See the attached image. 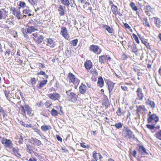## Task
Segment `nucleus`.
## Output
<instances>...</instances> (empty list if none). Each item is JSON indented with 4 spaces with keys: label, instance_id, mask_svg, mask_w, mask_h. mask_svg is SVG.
<instances>
[{
    "label": "nucleus",
    "instance_id": "f257e3e1",
    "mask_svg": "<svg viewBox=\"0 0 161 161\" xmlns=\"http://www.w3.org/2000/svg\"><path fill=\"white\" fill-rule=\"evenodd\" d=\"M123 130L124 131V133L126 134V135L124 136L125 137H128L130 139L134 137L135 136L133 134V132L127 127H124Z\"/></svg>",
    "mask_w": 161,
    "mask_h": 161
},
{
    "label": "nucleus",
    "instance_id": "f03ea898",
    "mask_svg": "<svg viewBox=\"0 0 161 161\" xmlns=\"http://www.w3.org/2000/svg\"><path fill=\"white\" fill-rule=\"evenodd\" d=\"M158 117L154 114L150 115L147 119L148 122L149 123H155L156 124L158 121Z\"/></svg>",
    "mask_w": 161,
    "mask_h": 161
},
{
    "label": "nucleus",
    "instance_id": "7ed1b4c3",
    "mask_svg": "<svg viewBox=\"0 0 161 161\" xmlns=\"http://www.w3.org/2000/svg\"><path fill=\"white\" fill-rule=\"evenodd\" d=\"M68 78L69 82L73 83L75 85H78L80 82V80L75 77V75L71 73L69 74Z\"/></svg>",
    "mask_w": 161,
    "mask_h": 161
},
{
    "label": "nucleus",
    "instance_id": "20e7f679",
    "mask_svg": "<svg viewBox=\"0 0 161 161\" xmlns=\"http://www.w3.org/2000/svg\"><path fill=\"white\" fill-rule=\"evenodd\" d=\"M2 144L4 145L5 147L11 148L13 147V144L10 140L4 138L1 140Z\"/></svg>",
    "mask_w": 161,
    "mask_h": 161
},
{
    "label": "nucleus",
    "instance_id": "39448f33",
    "mask_svg": "<svg viewBox=\"0 0 161 161\" xmlns=\"http://www.w3.org/2000/svg\"><path fill=\"white\" fill-rule=\"evenodd\" d=\"M90 50L97 54H99L101 52V49L99 47L94 45H92L90 47Z\"/></svg>",
    "mask_w": 161,
    "mask_h": 161
},
{
    "label": "nucleus",
    "instance_id": "423d86ee",
    "mask_svg": "<svg viewBox=\"0 0 161 161\" xmlns=\"http://www.w3.org/2000/svg\"><path fill=\"white\" fill-rule=\"evenodd\" d=\"M48 97L51 99L54 100H58L60 97V94L57 93H51L47 95Z\"/></svg>",
    "mask_w": 161,
    "mask_h": 161
},
{
    "label": "nucleus",
    "instance_id": "0eeeda50",
    "mask_svg": "<svg viewBox=\"0 0 161 161\" xmlns=\"http://www.w3.org/2000/svg\"><path fill=\"white\" fill-rule=\"evenodd\" d=\"M136 93L137 97V98L139 100H142L144 97L143 93L142 92V89L138 87L136 90Z\"/></svg>",
    "mask_w": 161,
    "mask_h": 161
},
{
    "label": "nucleus",
    "instance_id": "6e6552de",
    "mask_svg": "<svg viewBox=\"0 0 161 161\" xmlns=\"http://www.w3.org/2000/svg\"><path fill=\"white\" fill-rule=\"evenodd\" d=\"M60 33L65 38L67 39L69 38L68 33L65 27L63 26L61 27Z\"/></svg>",
    "mask_w": 161,
    "mask_h": 161
},
{
    "label": "nucleus",
    "instance_id": "1a4fd4ad",
    "mask_svg": "<svg viewBox=\"0 0 161 161\" xmlns=\"http://www.w3.org/2000/svg\"><path fill=\"white\" fill-rule=\"evenodd\" d=\"M110 59V57L108 55H103L99 58V61L101 63H104L106 60H108Z\"/></svg>",
    "mask_w": 161,
    "mask_h": 161
},
{
    "label": "nucleus",
    "instance_id": "9d476101",
    "mask_svg": "<svg viewBox=\"0 0 161 161\" xmlns=\"http://www.w3.org/2000/svg\"><path fill=\"white\" fill-rule=\"evenodd\" d=\"M13 154H14L16 157L18 158H20L21 157L20 153H19V149L17 147H13L12 150Z\"/></svg>",
    "mask_w": 161,
    "mask_h": 161
},
{
    "label": "nucleus",
    "instance_id": "9b49d317",
    "mask_svg": "<svg viewBox=\"0 0 161 161\" xmlns=\"http://www.w3.org/2000/svg\"><path fill=\"white\" fill-rule=\"evenodd\" d=\"M145 99L146 101L145 103L147 105L150 106L153 108H155V104L153 101L150 100L149 99H147L146 98H145Z\"/></svg>",
    "mask_w": 161,
    "mask_h": 161
},
{
    "label": "nucleus",
    "instance_id": "f8f14e48",
    "mask_svg": "<svg viewBox=\"0 0 161 161\" xmlns=\"http://www.w3.org/2000/svg\"><path fill=\"white\" fill-rule=\"evenodd\" d=\"M65 8H66L65 6H63L62 5H60L59 6L58 11L60 16H63L64 15V11Z\"/></svg>",
    "mask_w": 161,
    "mask_h": 161
},
{
    "label": "nucleus",
    "instance_id": "ddd939ff",
    "mask_svg": "<svg viewBox=\"0 0 161 161\" xmlns=\"http://www.w3.org/2000/svg\"><path fill=\"white\" fill-rule=\"evenodd\" d=\"M92 156L94 158V160H97L99 158L101 159L102 158V156L101 154L99 153H97L95 151H94L92 153Z\"/></svg>",
    "mask_w": 161,
    "mask_h": 161
},
{
    "label": "nucleus",
    "instance_id": "4468645a",
    "mask_svg": "<svg viewBox=\"0 0 161 161\" xmlns=\"http://www.w3.org/2000/svg\"><path fill=\"white\" fill-rule=\"evenodd\" d=\"M31 10L29 8L24 9L23 11V13L24 14L23 17H26V15L25 14L28 15V16H30L32 14H31Z\"/></svg>",
    "mask_w": 161,
    "mask_h": 161
},
{
    "label": "nucleus",
    "instance_id": "2eb2a0df",
    "mask_svg": "<svg viewBox=\"0 0 161 161\" xmlns=\"http://www.w3.org/2000/svg\"><path fill=\"white\" fill-rule=\"evenodd\" d=\"M139 151L141 153L143 154L148 155V153L147 152L146 149L143 146H140L139 147Z\"/></svg>",
    "mask_w": 161,
    "mask_h": 161
},
{
    "label": "nucleus",
    "instance_id": "dca6fc26",
    "mask_svg": "<svg viewBox=\"0 0 161 161\" xmlns=\"http://www.w3.org/2000/svg\"><path fill=\"white\" fill-rule=\"evenodd\" d=\"M25 108L28 115H29L30 116L33 115V113H32V110L28 105H25Z\"/></svg>",
    "mask_w": 161,
    "mask_h": 161
},
{
    "label": "nucleus",
    "instance_id": "f3484780",
    "mask_svg": "<svg viewBox=\"0 0 161 161\" xmlns=\"http://www.w3.org/2000/svg\"><path fill=\"white\" fill-rule=\"evenodd\" d=\"M37 27L36 26H31L29 27L27 29V31L28 33H31L32 32L37 31Z\"/></svg>",
    "mask_w": 161,
    "mask_h": 161
},
{
    "label": "nucleus",
    "instance_id": "a211bd4d",
    "mask_svg": "<svg viewBox=\"0 0 161 161\" xmlns=\"http://www.w3.org/2000/svg\"><path fill=\"white\" fill-rule=\"evenodd\" d=\"M60 2L64 6L69 7L71 3V0H60Z\"/></svg>",
    "mask_w": 161,
    "mask_h": 161
},
{
    "label": "nucleus",
    "instance_id": "6ab92c4d",
    "mask_svg": "<svg viewBox=\"0 0 161 161\" xmlns=\"http://www.w3.org/2000/svg\"><path fill=\"white\" fill-rule=\"evenodd\" d=\"M47 46H50L51 47H54L55 45V42L51 38L47 39Z\"/></svg>",
    "mask_w": 161,
    "mask_h": 161
},
{
    "label": "nucleus",
    "instance_id": "aec40b11",
    "mask_svg": "<svg viewBox=\"0 0 161 161\" xmlns=\"http://www.w3.org/2000/svg\"><path fill=\"white\" fill-rule=\"evenodd\" d=\"M84 65L87 70H89L92 68V63L90 60H88L85 63Z\"/></svg>",
    "mask_w": 161,
    "mask_h": 161
},
{
    "label": "nucleus",
    "instance_id": "412c9836",
    "mask_svg": "<svg viewBox=\"0 0 161 161\" xmlns=\"http://www.w3.org/2000/svg\"><path fill=\"white\" fill-rule=\"evenodd\" d=\"M86 86L85 85L82 84L80 86V92L82 94H84L86 92Z\"/></svg>",
    "mask_w": 161,
    "mask_h": 161
},
{
    "label": "nucleus",
    "instance_id": "4be33fe9",
    "mask_svg": "<svg viewBox=\"0 0 161 161\" xmlns=\"http://www.w3.org/2000/svg\"><path fill=\"white\" fill-rule=\"evenodd\" d=\"M154 22L156 26L158 28L160 27L161 21L160 19L158 18H154Z\"/></svg>",
    "mask_w": 161,
    "mask_h": 161
},
{
    "label": "nucleus",
    "instance_id": "5701e85b",
    "mask_svg": "<svg viewBox=\"0 0 161 161\" xmlns=\"http://www.w3.org/2000/svg\"><path fill=\"white\" fill-rule=\"evenodd\" d=\"M70 96L71 97V100L73 102H74L77 100V98L78 97L77 95L74 93L71 92L70 93Z\"/></svg>",
    "mask_w": 161,
    "mask_h": 161
},
{
    "label": "nucleus",
    "instance_id": "b1692460",
    "mask_svg": "<svg viewBox=\"0 0 161 161\" xmlns=\"http://www.w3.org/2000/svg\"><path fill=\"white\" fill-rule=\"evenodd\" d=\"M111 8L113 13L115 15L119 13L120 12L118 11V8L116 6L112 5L111 7Z\"/></svg>",
    "mask_w": 161,
    "mask_h": 161
},
{
    "label": "nucleus",
    "instance_id": "393cba45",
    "mask_svg": "<svg viewBox=\"0 0 161 161\" xmlns=\"http://www.w3.org/2000/svg\"><path fill=\"white\" fill-rule=\"evenodd\" d=\"M103 27L109 33H111L113 32V29L107 25H103Z\"/></svg>",
    "mask_w": 161,
    "mask_h": 161
},
{
    "label": "nucleus",
    "instance_id": "a878e982",
    "mask_svg": "<svg viewBox=\"0 0 161 161\" xmlns=\"http://www.w3.org/2000/svg\"><path fill=\"white\" fill-rule=\"evenodd\" d=\"M15 16H16L17 19H22L23 17H23L22 15L21 14L20 11L19 9L17 10V11H16V14Z\"/></svg>",
    "mask_w": 161,
    "mask_h": 161
},
{
    "label": "nucleus",
    "instance_id": "bb28decb",
    "mask_svg": "<svg viewBox=\"0 0 161 161\" xmlns=\"http://www.w3.org/2000/svg\"><path fill=\"white\" fill-rule=\"evenodd\" d=\"M103 80L102 77H100L98 79V81L97 82L98 85L100 87H102L103 86Z\"/></svg>",
    "mask_w": 161,
    "mask_h": 161
},
{
    "label": "nucleus",
    "instance_id": "cd10ccee",
    "mask_svg": "<svg viewBox=\"0 0 161 161\" xmlns=\"http://www.w3.org/2000/svg\"><path fill=\"white\" fill-rule=\"evenodd\" d=\"M33 144H35L37 146H40L42 144L41 142L36 138H33L32 140Z\"/></svg>",
    "mask_w": 161,
    "mask_h": 161
},
{
    "label": "nucleus",
    "instance_id": "c85d7f7f",
    "mask_svg": "<svg viewBox=\"0 0 161 161\" xmlns=\"http://www.w3.org/2000/svg\"><path fill=\"white\" fill-rule=\"evenodd\" d=\"M51 127L49 125H43L41 127L42 130L44 131H46L50 129Z\"/></svg>",
    "mask_w": 161,
    "mask_h": 161
},
{
    "label": "nucleus",
    "instance_id": "c756f323",
    "mask_svg": "<svg viewBox=\"0 0 161 161\" xmlns=\"http://www.w3.org/2000/svg\"><path fill=\"white\" fill-rule=\"evenodd\" d=\"M38 79L37 78L36 79L35 78H31L30 80L29 81V82L30 83V84L32 85L33 86L34 85L36 84V81Z\"/></svg>",
    "mask_w": 161,
    "mask_h": 161
},
{
    "label": "nucleus",
    "instance_id": "7c9ffc66",
    "mask_svg": "<svg viewBox=\"0 0 161 161\" xmlns=\"http://www.w3.org/2000/svg\"><path fill=\"white\" fill-rule=\"evenodd\" d=\"M47 80H44L41 81L39 84V88H41L42 87H43L44 85L47 83Z\"/></svg>",
    "mask_w": 161,
    "mask_h": 161
},
{
    "label": "nucleus",
    "instance_id": "2f4dec72",
    "mask_svg": "<svg viewBox=\"0 0 161 161\" xmlns=\"http://www.w3.org/2000/svg\"><path fill=\"white\" fill-rule=\"evenodd\" d=\"M142 41L148 49H151V47L149 43L147 42L146 40H142Z\"/></svg>",
    "mask_w": 161,
    "mask_h": 161
},
{
    "label": "nucleus",
    "instance_id": "473e14b6",
    "mask_svg": "<svg viewBox=\"0 0 161 161\" xmlns=\"http://www.w3.org/2000/svg\"><path fill=\"white\" fill-rule=\"evenodd\" d=\"M146 109L145 108L144 106H140L138 107L137 109V111L139 112H140L142 110L145 111Z\"/></svg>",
    "mask_w": 161,
    "mask_h": 161
},
{
    "label": "nucleus",
    "instance_id": "72a5a7b5",
    "mask_svg": "<svg viewBox=\"0 0 161 161\" xmlns=\"http://www.w3.org/2000/svg\"><path fill=\"white\" fill-rule=\"evenodd\" d=\"M51 115L54 116H56L58 115V112L56 110L53 109L51 111Z\"/></svg>",
    "mask_w": 161,
    "mask_h": 161
},
{
    "label": "nucleus",
    "instance_id": "f704fd0d",
    "mask_svg": "<svg viewBox=\"0 0 161 161\" xmlns=\"http://www.w3.org/2000/svg\"><path fill=\"white\" fill-rule=\"evenodd\" d=\"M125 113V111H122L121 108H119L118 109L117 113L118 116H120L122 115H124Z\"/></svg>",
    "mask_w": 161,
    "mask_h": 161
},
{
    "label": "nucleus",
    "instance_id": "c9c22d12",
    "mask_svg": "<svg viewBox=\"0 0 161 161\" xmlns=\"http://www.w3.org/2000/svg\"><path fill=\"white\" fill-rule=\"evenodd\" d=\"M37 75H43L44 76L45 78H46V79L48 78V75H46L45 74V72L42 71H41L39 72L38 73H37Z\"/></svg>",
    "mask_w": 161,
    "mask_h": 161
},
{
    "label": "nucleus",
    "instance_id": "e433bc0d",
    "mask_svg": "<svg viewBox=\"0 0 161 161\" xmlns=\"http://www.w3.org/2000/svg\"><path fill=\"white\" fill-rule=\"evenodd\" d=\"M130 6L132 8V9L134 11H137V8L135 5V4L132 2H131L130 3Z\"/></svg>",
    "mask_w": 161,
    "mask_h": 161
},
{
    "label": "nucleus",
    "instance_id": "4c0bfd02",
    "mask_svg": "<svg viewBox=\"0 0 161 161\" xmlns=\"http://www.w3.org/2000/svg\"><path fill=\"white\" fill-rule=\"evenodd\" d=\"M52 105V103L51 101L50 100L47 101L45 103V105L46 107L49 108L51 107Z\"/></svg>",
    "mask_w": 161,
    "mask_h": 161
},
{
    "label": "nucleus",
    "instance_id": "58836bf2",
    "mask_svg": "<svg viewBox=\"0 0 161 161\" xmlns=\"http://www.w3.org/2000/svg\"><path fill=\"white\" fill-rule=\"evenodd\" d=\"M20 109L21 111L22 114L24 115H26L25 109V107L22 105H21L20 107Z\"/></svg>",
    "mask_w": 161,
    "mask_h": 161
},
{
    "label": "nucleus",
    "instance_id": "ea45409f",
    "mask_svg": "<svg viewBox=\"0 0 161 161\" xmlns=\"http://www.w3.org/2000/svg\"><path fill=\"white\" fill-rule=\"evenodd\" d=\"M26 150L27 152L30 154H31L33 151L31 149V147L30 145H26Z\"/></svg>",
    "mask_w": 161,
    "mask_h": 161
},
{
    "label": "nucleus",
    "instance_id": "a19ab883",
    "mask_svg": "<svg viewBox=\"0 0 161 161\" xmlns=\"http://www.w3.org/2000/svg\"><path fill=\"white\" fill-rule=\"evenodd\" d=\"M130 47L132 52L135 53L137 52V49L136 47L135 44H134L133 45H132V46H130Z\"/></svg>",
    "mask_w": 161,
    "mask_h": 161
},
{
    "label": "nucleus",
    "instance_id": "79ce46f5",
    "mask_svg": "<svg viewBox=\"0 0 161 161\" xmlns=\"http://www.w3.org/2000/svg\"><path fill=\"white\" fill-rule=\"evenodd\" d=\"M147 127L150 130L153 129L154 128H156L154 124L153 125L147 124L146 125Z\"/></svg>",
    "mask_w": 161,
    "mask_h": 161
},
{
    "label": "nucleus",
    "instance_id": "37998d69",
    "mask_svg": "<svg viewBox=\"0 0 161 161\" xmlns=\"http://www.w3.org/2000/svg\"><path fill=\"white\" fill-rule=\"evenodd\" d=\"M122 124L120 122H119L115 124L114 126L117 129L121 128L122 127Z\"/></svg>",
    "mask_w": 161,
    "mask_h": 161
},
{
    "label": "nucleus",
    "instance_id": "c03bdc74",
    "mask_svg": "<svg viewBox=\"0 0 161 161\" xmlns=\"http://www.w3.org/2000/svg\"><path fill=\"white\" fill-rule=\"evenodd\" d=\"M132 36L134 40L136 41V42L137 43L139 44L140 43V42L139 40L138 37H137V36L135 34H132Z\"/></svg>",
    "mask_w": 161,
    "mask_h": 161
},
{
    "label": "nucleus",
    "instance_id": "a18cd8bd",
    "mask_svg": "<svg viewBox=\"0 0 161 161\" xmlns=\"http://www.w3.org/2000/svg\"><path fill=\"white\" fill-rule=\"evenodd\" d=\"M114 83H110V85L109 84L108 85V90L110 93V91H112L113 87H114Z\"/></svg>",
    "mask_w": 161,
    "mask_h": 161
},
{
    "label": "nucleus",
    "instance_id": "49530a36",
    "mask_svg": "<svg viewBox=\"0 0 161 161\" xmlns=\"http://www.w3.org/2000/svg\"><path fill=\"white\" fill-rule=\"evenodd\" d=\"M156 135L157 138L161 140V130L157 132L156 134Z\"/></svg>",
    "mask_w": 161,
    "mask_h": 161
},
{
    "label": "nucleus",
    "instance_id": "de8ad7c7",
    "mask_svg": "<svg viewBox=\"0 0 161 161\" xmlns=\"http://www.w3.org/2000/svg\"><path fill=\"white\" fill-rule=\"evenodd\" d=\"M44 39V37L42 35L40 36L37 38V41L38 42L41 43L42 42Z\"/></svg>",
    "mask_w": 161,
    "mask_h": 161
},
{
    "label": "nucleus",
    "instance_id": "09e8293b",
    "mask_svg": "<svg viewBox=\"0 0 161 161\" xmlns=\"http://www.w3.org/2000/svg\"><path fill=\"white\" fill-rule=\"evenodd\" d=\"M10 10L12 11V14L14 15H15L16 11H17L16 8L14 7H12L10 9Z\"/></svg>",
    "mask_w": 161,
    "mask_h": 161
},
{
    "label": "nucleus",
    "instance_id": "8fccbe9b",
    "mask_svg": "<svg viewBox=\"0 0 161 161\" xmlns=\"http://www.w3.org/2000/svg\"><path fill=\"white\" fill-rule=\"evenodd\" d=\"M78 42V40L77 39H75L71 42V44H73L74 46H75L76 45Z\"/></svg>",
    "mask_w": 161,
    "mask_h": 161
},
{
    "label": "nucleus",
    "instance_id": "3c124183",
    "mask_svg": "<svg viewBox=\"0 0 161 161\" xmlns=\"http://www.w3.org/2000/svg\"><path fill=\"white\" fill-rule=\"evenodd\" d=\"M2 159L4 161H7L8 160H10V161H12V160H10L9 159V158L8 157L6 156H3L2 157Z\"/></svg>",
    "mask_w": 161,
    "mask_h": 161
},
{
    "label": "nucleus",
    "instance_id": "603ef678",
    "mask_svg": "<svg viewBox=\"0 0 161 161\" xmlns=\"http://www.w3.org/2000/svg\"><path fill=\"white\" fill-rule=\"evenodd\" d=\"M25 3L23 2H20L19 3V6L22 8H24L25 7Z\"/></svg>",
    "mask_w": 161,
    "mask_h": 161
},
{
    "label": "nucleus",
    "instance_id": "864d4df0",
    "mask_svg": "<svg viewBox=\"0 0 161 161\" xmlns=\"http://www.w3.org/2000/svg\"><path fill=\"white\" fill-rule=\"evenodd\" d=\"M5 92V94L6 97L7 98V99L9 101V99H8V95L10 94V92L8 91H4Z\"/></svg>",
    "mask_w": 161,
    "mask_h": 161
},
{
    "label": "nucleus",
    "instance_id": "5fc2aeb1",
    "mask_svg": "<svg viewBox=\"0 0 161 161\" xmlns=\"http://www.w3.org/2000/svg\"><path fill=\"white\" fill-rule=\"evenodd\" d=\"M152 8L150 6H146V10L147 12H150L151 11Z\"/></svg>",
    "mask_w": 161,
    "mask_h": 161
},
{
    "label": "nucleus",
    "instance_id": "6e6d98bb",
    "mask_svg": "<svg viewBox=\"0 0 161 161\" xmlns=\"http://www.w3.org/2000/svg\"><path fill=\"white\" fill-rule=\"evenodd\" d=\"M22 125H23L25 127H26L32 128L33 127L32 125H31V124L28 125V124H22Z\"/></svg>",
    "mask_w": 161,
    "mask_h": 161
},
{
    "label": "nucleus",
    "instance_id": "4d7b16f0",
    "mask_svg": "<svg viewBox=\"0 0 161 161\" xmlns=\"http://www.w3.org/2000/svg\"><path fill=\"white\" fill-rule=\"evenodd\" d=\"M10 49H8L5 52V55H6L7 54H8V56H9L10 54Z\"/></svg>",
    "mask_w": 161,
    "mask_h": 161
},
{
    "label": "nucleus",
    "instance_id": "13d9d810",
    "mask_svg": "<svg viewBox=\"0 0 161 161\" xmlns=\"http://www.w3.org/2000/svg\"><path fill=\"white\" fill-rule=\"evenodd\" d=\"M121 88L124 91H126L127 89V87L125 85L122 86H121Z\"/></svg>",
    "mask_w": 161,
    "mask_h": 161
},
{
    "label": "nucleus",
    "instance_id": "bf43d9fd",
    "mask_svg": "<svg viewBox=\"0 0 161 161\" xmlns=\"http://www.w3.org/2000/svg\"><path fill=\"white\" fill-rule=\"evenodd\" d=\"M144 24L146 26H147L149 27H150V25L148 24V22H147V19H146L145 22V23H144Z\"/></svg>",
    "mask_w": 161,
    "mask_h": 161
},
{
    "label": "nucleus",
    "instance_id": "052dcab7",
    "mask_svg": "<svg viewBox=\"0 0 161 161\" xmlns=\"http://www.w3.org/2000/svg\"><path fill=\"white\" fill-rule=\"evenodd\" d=\"M56 138H57V139L58 141H59L60 142H62V139L58 135H56Z\"/></svg>",
    "mask_w": 161,
    "mask_h": 161
},
{
    "label": "nucleus",
    "instance_id": "680f3d73",
    "mask_svg": "<svg viewBox=\"0 0 161 161\" xmlns=\"http://www.w3.org/2000/svg\"><path fill=\"white\" fill-rule=\"evenodd\" d=\"M3 12L2 11H0V19H2L3 18Z\"/></svg>",
    "mask_w": 161,
    "mask_h": 161
},
{
    "label": "nucleus",
    "instance_id": "e2e57ef3",
    "mask_svg": "<svg viewBox=\"0 0 161 161\" xmlns=\"http://www.w3.org/2000/svg\"><path fill=\"white\" fill-rule=\"evenodd\" d=\"M37 160L36 158H31L29 159V161H37Z\"/></svg>",
    "mask_w": 161,
    "mask_h": 161
},
{
    "label": "nucleus",
    "instance_id": "0e129e2a",
    "mask_svg": "<svg viewBox=\"0 0 161 161\" xmlns=\"http://www.w3.org/2000/svg\"><path fill=\"white\" fill-rule=\"evenodd\" d=\"M38 66L39 67L42 68H43L45 67L44 65L40 63L38 64Z\"/></svg>",
    "mask_w": 161,
    "mask_h": 161
},
{
    "label": "nucleus",
    "instance_id": "69168bd1",
    "mask_svg": "<svg viewBox=\"0 0 161 161\" xmlns=\"http://www.w3.org/2000/svg\"><path fill=\"white\" fill-rule=\"evenodd\" d=\"M133 156L136 157V150H134L132 153Z\"/></svg>",
    "mask_w": 161,
    "mask_h": 161
},
{
    "label": "nucleus",
    "instance_id": "338daca9",
    "mask_svg": "<svg viewBox=\"0 0 161 161\" xmlns=\"http://www.w3.org/2000/svg\"><path fill=\"white\" fill-rule=\"evenodd\" d=\"M19 140L18 141L19 143V144L22 143L23 141V139L22 138H19Z\"/></svg>",
    "mask_w": 161,
    "mask_h": 161
},
{
    "label": "nucleus",
    "instance_id": "774afa93",
    "mask_svg": "<svg viewBox=\"0 0 161 161\" xmlns=\"http://www.w3.org/2000/svg\"><path fill=\"white\" fill-rule=\"evenodd\" d=\"M124 26H125L127 28H130V27L129 25L127 24V23H125V24H124Z\"/></svg>",
    "mask_w": 161,
    "mask_h": 161
}]
</instances>
